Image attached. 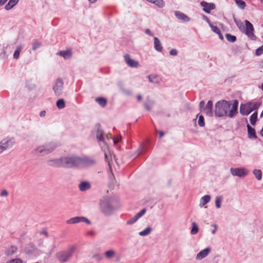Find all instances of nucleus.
Returning <instances> with one entry per match:
<instances>
[{
    "mask_svg": "<svg viewBox=\"0 0 263 263\" xmlns=\"http://www.w3.org/2000/svg\"><path fill=\"white\" fill-rule=\"evenodd\" d=\"M118 205V200L112 197H105L100 202V211L106 216L111 215Z\"/></svg>",
    "mask_w": 263,
    "mask_h": 263,
    "instance_id": "f257e3e1",
    "label": "nucleus"
},
{
    "mask_svg": "<svg viewBox=\"0 0 263 263\" xmlns=\"http://www.w3.org/2000/svg\"><path fill=\"white\" fill-rule=\"evenodd\" d=\"M57 147L58 144L56 142H50L37 146L34 149L33 153L36 156H43L51 153Z\"/></svg>",
    "mask_w": 263,
    "mask_h": 263,
    "instance_id": "f03ea898",
    "label": "nucleus"
},
{
    "mask_svg": "<svg viewBox=\"0 0 263 263\" xmlns=\"http://www.w3.org/2000/svg\"><path fill=\"white\" fill-rule=\"evenodd\" d=\"M230 106L231 103L230 102L225 100L218 101L215 105V115L218 117L227 116Z\"/></svg>",
    "mask_w": 263,
    "mask_h": 263,
    "instance_id": "7ed1b4c3",
    "label": "nucleus"
},
{
    "mask_svg": "<svg viewBox=\"0 0 263 263\" xmlns=\"http://www.w3.org/2000/svg\"><path fill=\"white\" fill-rule=\"evenodd\" d=\"M260 102L250 101L240 106V112L242 115H248L253 110H256L260 106Z\"/></svg>",
    "mask_w": 263,
    "mask_h": 263,
    "instance_id": "20e7f679",
    "label": "nucleus"
},
{
    "mask_svg": "<svg viewBox=\"0 0 263 263\" xmlns=\"http://www.w3.org/2000/svg\"><path fill=\"white\" fill-rule=\"evenodd\" d=\"M63 167H80V156L71 155L64 157Z\"/></svg>",
    "mask_w": 263,
    "mask_h": 263,
    "instance_id": "39448f33",
    "label": "nucleus"
},
{
    "mask_svg": "<svg viewBox=\"0 0 263 263\" xmlns=\"http://www.w3.org/2000/svg\"><path fill=\"white\" fill-rule=\"evenodd\" d=\"M76 250L75 246H71L67 250L57 253L56 257L59 261L62 262H66L71 257Z\"/></svg>",
    "mask_w": 263,
    "mask_h": 263,
    "instance_id": "423d86ee",
    "label": "nucleus"
},
{
    "mask_svg": "<svg viewBox=\"0 0 263 263\" xmlns=\"http://www.w3.org/2000/svg\"><path fill=\"white\" fill-rule=\"evenodd\" d=\"M15 143L14 138L7 137L0 141V155L4 151L11 148Z\"/></svg>",
    "mask_w": 263,
    "mask_h": 263,
    "instance_id": "0eeeda50",
    "label": "nucleus"
},
{
    "mask_svg": "<svg viewBox=\"0 0 263 263\" xmlns=\"http://www.w3.org/2000/svg\"><path fill=\"white\" fill-rule=\"evenodd\" d=\"M52 89L55 96H61L63 93L64 89L63 80L61 78L57 79L53 84Z\"/></svg>",
    "mask_w": 263,
    "mask_h": 263,
    "instance_id": "6e6552de",
    "label": "nucleus"
},
{
    "mask_svg": "<svg viewBox=\"0 0 263 263\" xmlns=\"http://www.w3.org/2000/svg\"><path fill=\"white\" fill-rule=\"evenodd\" d=\"M80 167H88L95 165L96 164V160L93 158L83 156L80 157Z\"/></svg>",
    "mask_w": 263,
    "mask_h": 263,
    "instance_id": "1a4fd4ad",
    "label": "nucleus"
},
{
    "mask_svg": "<svg viewBox=\"0 0 263 263\" xmlns=\"http://www.w3.org/2000/svg\"><path fill=\"white\" fill-rule=\"evenodd\" d=\"M231 173L233 176L243 177L248 174V171L245 167L231 168Z\"/></svg>",
    "mask_w": 263,
    "mask_h": 263,
    "instance_id": "9d476101",
    "label": "nucleus"
},
{
    "mask_svg": "<svg viewBox=\"0 0 263 263\" xmlns=\"http://www.w3.org/2000/svg\"><path fill=\"white\" fill-rule=\"evenodd\" d=\"M230 102L231 103V106L228 110L227 116L230 118H233L238 113V102L237 100H234Z\"/></svg>",
    "mask_w": 263,
    "mask_h": 263,
    "instance_id": "9b49d317",
    "label": "nucleus"
},
{
    "mask_svg": "<svg viewBox=\"0 0 263 263\" xmlns=\"http://www.w3.org/2000/svg\"><path fill=\"white\" fill-rule=\"evenodd\" d=\"M246 25V34L252 40H255L256 39L255 35L254 34V28L252 24L248 20L245 21Z\"/></svg>",
    "mask_w": 263,
    "mask_h": 263,
    "instance_id": "f8f14e48",
    "label": "nucleus"
},
{
    "mask_svg": "<svg viewBox=\"0 0 263 263\" xmlns=\"http://www.w3.org/2000/svg\"><path fill=\"white\" fill-rule=\"evenodd\" d=\"M96 138L98 141H101L105 144L107 143V141L109 140L110 137L109 135H105L103 131L98 128L96 132Z\"/></svg>",
    "mask_w": 263,
    "mask_h": 263,
    "instance_id": "ddd939ff",
    "label": "nucleus"
},
{
    "mask_svg": "<svg viewBox=\"0 0 263 263\" xmlns=\"http://www.w3.org/2000/svg\"><path fill=\"white\" fill-rule=\"evenodd\" d=\"M200 5L202 7V10L206 13L209 14L211 11L215 9V5L213 3H208L205 1L200 2Z\"/></svg>",
    "mask_w": 263,
    "mask_h": 263,
    "instance_id": "4468645a",
    "label": "nucleus"
},
{
    "mask_svg": "<svg viewBox=\"0 0 263 263\" xmlns=\"http://www.w3.org/2000/svg\"><path fill=\"white\" fill-rule=\"evenodd\" d=\"M64 157L58 159H50L47 161V164L50 166L63 167Z\"/></svg>",
    "mask_w": 263,
    "mask_h": 263,
    "instance_id": "2eb2a0df",
    "label": "nucleus"
},
{
    "mask_svg": "<svg viewBox=\"0 0 263 263\" xmlns=\"http://www.w3.org/2000/svg\"><path fill=\"white\" fill-rule=\"evenodd\" d=\"M124 59L125 63L129 67L136 68L139 65L138 62L131 59L130 55L128 54H125L124 57Z\"/></svg>",
    "mask_w": 263,
    "mask_h": 263,
    "instance_id": "dca6fc26",
    "label": "nucleus"
},
{
    "mask_svg": "<svg viewBox=\"0 0 263 263\" xmlns=\"http://www.w3.org/2000/svg\"><path fill=\"white\" fill-rule=\"evenodd\" d=\"M57 55L63 57L65 60H69L72 56V51L71 49L60 50L57 53Z\"/></svg>",
    "mask_w": 263,
    "mask_h": 263,
    "instance_id": "f3484780",
    "label": "nucleus"
},
{
    "mask_svg": "<svg viewBox=\"0 0 263 263\" xmlns=\"http://www.w3.org/2000/svg\"><path fill=\"white\" fill-rule=\"evenodd\" d=\"M211 249L206 248L200 251L196 256V259L197 260H201L205 257H206L210 253Z\"/></svg>",
    "mask_w": 263,
    "mask_h": 263,
    "instance_id": "a211bd4d",
    "label": "nucleus"
},
{
    "mask_svg": "<svg viewBox=\"0 0 263 263\" xmlns=\"http://www.w3.org/2000/svg\"><path fill=\"white\" fill-rule=\"evenodd\" d=\"M105 158L110 168L111 167V164L113 163V161H116L115 156L111 154L110 152H109L108 153H105Z\"/></svg>",
    "mask_w": 263,
    "mask_h": 263,
    "instance_id": "6ab92c4d",
    "label": "nucleus"
},
{
    "mask_svg": "<svg viewBox=\"0 0 263 263\" xmlns=\"http://www.w3.org/2000/svg\"><path fill=\"white\" fill-rule=\"evenodd\" d=\"M149 82L153 84H159L161 81V78L156 74H150L147 77Z\"/></svg>",
    "mask_w": 263,
    "mask_h": 263,
    "instance_id": "aec40b11",
    "label": "nucleus"
},
{
    "mask_svg": "<svg viewBox=\"0 0 263 263\" xmlns=\"http://www.w3.org/2000/svg\"><path fill=\"white\" fill-rule=\"evenodd\" d=\"M211 199V197L210 195H206L202 197L199 201V206L200 208H202L204 206L205 204L208 203Z\"/></svg>",
    "mask_w": 263,
    "mask_h": 263,
    "instance_id": "412c9836",
    "label": "nucleus"
},
{
    "mask_svg": "<svg viewBox=\"0 0 263 263\" xmlns=\"http://www.w3.org/2000/svg\"><path fill=\"white\" fill-rule=\"evenodd\" d=\"M175 16L178 20L184 22H187L190 20V18L186 15L180 11H176Z\"/></svg>",
    "mask_w": 263,
    "mask_h": 263,
    "instance_id": "4be33fe9",
    "label": "nucleus"
},
{
    "mask_svg": "<svg viewBox=\"0 0 263 263\" xmlns=\"http://www.w3.org/2000/svg\"><path fill=\"white\" fill-rule=\"evenodd\" d=\"M212 106L213 103L212 101H209L203 108V111L209 116H212Z\"/></svg>",
    "mask_w": 263,
    "mask_h": 263,
    "instance_id": "5701e85b",
    "label": "nucleus"
},
{
    "mask_svg": "<svg viewBox=\"0 0 263 263\" xmlns=\"http://www.w3.org/2000/svg\"><path fill=\"white\" fill-rule=\"evenodd\" d=\"M154 48L158 52H161L162 50V46L159 39L157 37H154Z\"/></svg>",
    "mask_w": 263,
    "mask_h": 263,
    "instance_id": "b1692460",
    "label": "nucleus"
},
{
    "mask_svg": "<svg viewBox=\"0 0 263 263\" xmlns=\"http://www.w3.org/2000/svg\"><path fill=\"white\" fill-rule=\"evenodd\" d=\"M91 187L90 184L87 181H83L79 185V190L82 192L86 191Z\"/></svg>",
    "mask_w": 263,
    "mask_h": 263,
    "instance_id": "393cba45",
    "label": "nucleus"
},
{
    "mask_svg": "<svg viewBox=\"0 0 263 263\" xmlns=\"http://www.w3.org/2000/svg\"><path fill=\"white\" fill-rule=\"evenodd\" d=\"M248 137L250 139L256 138L255 129L252 128L249 124L247 125Z\"/></svg>",
    "mask_w": 263,
    "mask_h": 263,
    "instance_id": "a878e982",
    "label": "nucleus"
},
{
    "mask_svg": "<svg viewBox=\"0 0 263 263\" xmlns=\"http://www.w3.org/2000/svg\"><path fill=\"white\" fill-rule=\"evenodd\" d=\"M116 255V251L113 249H109L104 253L105 257L108 259H112L115 257Z\"/></svg>",
    "mask_w": 263,
    "mask_h": 263,
    "instance_id": "bb28decb",
    "label": "nucleus"
},
{
    "mask_svg": "<svg viewBox=\"0 0 263 263\" xmlns=\"http://www.w3.org/2000/svg\"><path fill=\"white\" fill-rule=\"evenodd\" d=\"M19 0H10L5 7L6 10H10L18 2Z\"/></svg>",
    "mask_w": 263,
    "mask_h": 263,
    "instance_id": "cd10ccee",
    "label": "nucleus"
},
{
    "mask_svg": "<svg viewBox=\"0 0 263 263\" xmlns=\"http://www.w3.org/2000/svg\"><path fill=\"white\" fill-rule=\"evenodd\" d=\"M210 27L211 28L212 30L215 32V33L217 34L218 35L219 38L221 40H222L223 39V35L221 33L220 30L216 26H214L212 24L210 25Z\"/></svg>",
    "mask_w": 263,
    "mask_h": 263,
    "instance_id": "c85d7f7f",
    "label": "nucleus"
},
{
    "mask_svg": "<svg viewBox=\"0 0 263 263\" xmlns=\"http://www.w3.org/2000/svg\"><path fill=\"white\" fill-rule=\"evenodd\" d=\"M152 231V229L150 227H148L146 228L143 231L140 232L139 233V235L141 236H146L150 234Z\"/></svg>",
    "mask_w": 263,
    "mask_h": 263,
    "instance_id": "c756f323",
    "label": "nucleus"
},
{
    "mask_svg": "<svg viewBox=\"0 0 263 263\" xmlns=\"http://www.w3.org/2000/svg\"><path fill=\"white\" fill-rule=\"evenodd\" d=\"M223 200L222 196H217L215 197V205L217 209H220L221 206V202Z\"/></svg>",
    "mask_w": 263,
    "mask_h": 263,
    "instance_id": "7c9ffc66",
    "label": "nucleus"
},
{
    "mask_svg": "<svg viewBox=\"0 0 263 263\" xmlns=\"http://www.w3.org/2000/svg\"><path fill=\"white\" fill-rule=\"evenodd\" d=\"M57 107L60 109H63L65 107V102L63 99H60L56 102Z\"/></svg>",
    "mask_w": 263,
    "mask_h": 263,
    "instance_id": "2f4dec72",
    "label": "nucleus"
},
{
    "mask_svg": "<svg viewBox=\"0 0 263 263\" xmlns=\"http://www.w3.org/2000/svg\"><path fill=\"white\" fill-rule=\"evenodd\" d=\"M96 101L103 107H105L107 103V100L104 98H97L96 99Z\"/></svg>",
    "mask_w": 263,
    "mask_h": 263,
    "instance_id": "473e14b6",
    "label": "nucleus"
},
{
    "mask_svg": "<svg viewBox=\"0 0 263 263\" xmlns=\"http://www.w3.org/2000/svg\"><path fill=\"white\" fill-rule=\"evenodd\" d=\"M79 216L71 218L66 221V223L68 224H72L79 223Z\"/></svg>",
    "mask_w": 263,
    "mask_h": 263,
    "instance_id": "72a5a7b5",
    "label": "nucleus"
},
{
    "mask_svg": "<svg viewBox=\"0 0 263 263\" xmlns=\"http://www.w3.org/2000/svg\"><path fill=\"white\" fill-rule=\"evenodd\" d=\"M16 251L17 248L15 246H12L6 251V254L7 256H10L14 254Z\"/></svg>",
    "mask_w": 263,
    "mask_h": 263,
    "instance_id": "f704fd0d",
    "label": "nucleus"
},
{
    "mask_svg": "<svg viewBox=\"0 0 263 263\" xmlns=\"http://www.w3.org/2000/svg\"><path fill=\"white\" fill-rule=\"evenodd\" d=\"M253 174L258 180H260L262 178V173L260 170L255 169L253 170Z\"/></svg>",
    "mask_w": 263,
    "mask_h": 263,
    "instance_id": "c9c22d12",
    "label": "nucleus"
},
{
    "mask_svg": "<svg viewBox=\"0 0 263 263\" xmlns=\"http://www.w3.org/2000/svg\"><path fill=\"white\" fill-rule=\"evenodd\" d=\"M257 111H255L254 112L250 117V123L252 125H254L257 120Z\"/></svg>",
    "mask_w": 263,
    "mask_h": 263,
    "instance_id": "e433bc0d",
    "label": "nucleus"
},
{
    "mask_svg": "<svg viewBox=\"0 0 263 263\" xmlns=\"http://www.w3.org/2000/svg\"><path fill=\"white\" fill-rule=\"evenodd\" d=\"M199 229L198 226L195 222L192 223V228L191 231V233L192 235H195L198 233Z\"/></svg>",
    "mask_w": 263,
    "mask_h": 263,
    "instance_id": "4c0bfd02",
    "label": "nucleus"
},
{
    "mask_svg": "<svg viewBox=\"0 0 263 263\" xmlns=\"http://www.w3.org/2000/svg\"><path fill=\"white\" fill-rule=\"evenodd\" d=\"M22 49V47L21 45H19L17 47L16 49L14 51V53L13 54V58L15 59H17L18 58L20 53Z\"/></svg>",
    "mask_w": 263,
    "mask_h": 263,
    "instance_id": "58836bf2",
    "label": "nucleus"
},
{
    "mask_svg": "<svg viewBox=\"0 0 263 263\" xmlns=\"http://www.w3.org/2000/svg\"><path fill=\"white\" fill-rule=\"evenodd\" d=\"M236 4L238 7L241 9H244L246 7V3L241 0H235Z\"/></svg>",
    "mask_w": 263,
    "mask_h": 263,
    "instance_id": "ea45409f",
    "label": "nucleus"
},
{
    "mask_svg": "<svg viewBox=\"0 0 263 263\" xmlns=\"http://www.w3.org/2000/svg\"><path fill=\"white\" fill-rule=\"evenodd\" d=\"M42 46V43L39 42L37 40H34L32 44V49L33 50H36L39 48H40Z\"/></svg>",
    "mask_w": 263,
    "mask_h": 263,
    "instance_id": "a19ab883",
    "label": "nucleus"
},
{
    "mask_svg": "<svg viewBox=\"0 0 263 263\" xmlns=\"http://www.w3.org/2000/svg\"><path fill=\"white\" fill-rule=\"evenodd\" d=\"M226 37L228 41L231 43L235 42L236 40V37L235 36L229 33L226 34Z\"/></svg>",
    "mask_w": 263,
    "mask_h": 263,
    "instance_id": "79ce46f5",
    "label": "nucleus"
},
{
    "mask_svg": "<svg viewBox=\"0 0 263 263\" xmlns=\"http://www.w3.org/2000/svg\"><path fill=\"white\" fill-rule=\"evenodd\" d=\"M79 218L80 222H85L86 223H87L88 225H90L91 224V221L85 217L79 216Z\"/></svg>",
    "mask_w": 263,
    "mask_h": 263,
    "instance_id": "37998d69",
    "label": "nucleus"
},
{
    "mask_svg": "<svg viewBox=\"0 0 263 263\" xmlns=\"http://www.w3.org/2000/svg\"><path fill=\"white\" fill-rule=\"evenodd\" d=\"M146 210L145 209H143L141 210L139 213L136 214L135 216L138 220L141 217H142L146 213Z\"/></svg>",
    "mask_w": 263,
    "mask_h": 263,
    "instance_id": "c03bdc74",
    "label": "nucleus"
},
{
    "mask_svg": "<svg viewBox=\"0 0 263 263\" xmlns=\"http://www.w3.org/2000/svg\"><path fill=\"white\" fill-rule=\"evenodd\" d=\"M144 150V145L141 144L138 149L135 152L136 156H138L140 154L142 153Z\"/></svg>",
    "mask_w": 263,
    "mask_h": 263,
    "instance_id": "a18cd8bd",
    "label": "nucleus"
},
{
    "mask_svg": "<svg viewBox=\"0 0 263 263\" xmlns=\"http://www.w3.org/2000/svg\"><path fill=\"white\" fill-rule=\"evenodd\" d=\"M198 123V125L201 127L204 126L205 124L204 121V118L201 115L199 116Z\"/></svg>",
    "mask_w": 263,
    "mask_h": 263,
    "instance_id": "49530a36",
    "label": "nucleus"
},
{
    "mask_svg": "<svg viewBox=\"0 0 263 263\" xmlns=\"http://www.w3.org/2000/svg\"><path fill=\"white\" fill-rule=\"evenodd\" d=\"M137 220H138V219L134 216L133 217L131 218L130 219H129V220H128L127 221L126 224L127 225H130V224H132L134 223L135 222H136Z\"/></svg>",
    "mask_w": 263,
    "mask_h": 263,
    "instance_id": "de8ad7c7",
    "label": "nucleus"
},
{
    "mask_svg": "<svg viewBox=\"0 0 263 263\" xmlns=\"http://www.w3.org/2000/svg\"><path fill=\"white\" fill-rule=\"evenodd\" d=\"M153 105V103L152 102H145L144 104L145 108L148 110H150L151 109V108H152Z\"/></svg>",
    "mask_w": 263,
    "mask_h": 263,
    "instance_id": "09e8293b",
    "label": "nucleus"
},
{
    "mask_svg": "<svg viewBox=\"0 0 263 263\" xmlns=\"http://www.w3.org/2000/svg\"><path fill=\"white\" fill-rule=\"evenodd\" d=\"M263 52V46L257 48L256 50V54L257 55H261Z\"/></svg>",
    "mask_w": 263,
    "mask_h": 263,
    "instance_id": "8fccbe9b",
    "label": "nucleus"
},
{
    "mask_svg": "<svg viewBox=\"0 0 263 263\" xmlns=\"http://www.w3.org/2000/svg\"><path fill=\"white\" fill-rule=\"evenodd\" d=\"M7 263H22V261L21 259L19 258H15L11 260V261L8 262Z\"/></svg>",
    "mask_w": 263,
    "mask_h": 263,
    "instance_id": "3c124183",
    "label": "nucleus"
},
{
    "mask_svg": "<svg viewBox=\"0 0 263 263\" xmlns=\"http://www.w3.org/2000/svg\"><path fill=\"white\" fill-rule=\"evenodd\" d=\"M2 197H7L8 195V192L6 190H3L0 194Z\"/></svg>",
    "mask_w": 263,
    "mask_h": 263,
    "instance_id": "603ef678",
    "label": "nucleus"
},
{
    "mask_svg": "<svg viewBox=\"0 0 263 263\" xmlns=\"http://www.w3.org/2000/svg\"><path fill=\"white\" fill-rule=\"evenodd\" d=\"M212 227L214 228V229L212 231V234H215L217 230V226L216 224H213L212 225Z\"/></svg>",
    "mask_w": 263,
    "mask_h": 263,
    "instance_id": "864d4df0",
    "label": "nucleus"
},
{
    "mask_svg": "<svg viewBox=\"0 0 263 263\" xmlns=\"http://www.w3.org/2000/svg\"><path fill=\"white\" fill-rule=\"evenodd\" d=\"M177 53H178V51H177V50H176L175 49H172L170 51V54L172 55H176L177 54Z\"/></svg>",
    "mask_w": 263,
    "mask_h": 263,
    "instance_id": "5fc2aeb1",
    "label": "nucleus"
},
{
    "mask_svg": "<svg viewBox=\"0 0 263 263\" xmlns=\"http://www.w3.org/2000/svg\"><path fill=\"white\" fill-rule=\"evenodd\" d=\"M204 104H205V103H204V101H201L200 102L199 107H200V109H202L203 110V108L205 107H204Z\"/></svg>",
    "mask_w": 263,
    "mask_h": 263,
    "instance_id": "6e6d98bb",
    "label": "nucleus"
},
{
    "mask_svg": "<svg viewBox=\"0 0 263 263\" xmlns=\"http://www.w3.org/2000/svg\"><path fill=\"white\" fill-rule=\"evenodd\" d=\"M145 32L146 34H147L150 36H154L153 33H152L151 31L149 29H145Z\"/></svg>",
    "mask_w": 263,
    "mask_h": 263,
    "instance_id": "4d7b16f0",
    "label": "nucleus"
},
{
    "mask_svg": "<svg viewBox=\"0 0 263 263\" xmlns=\"http://www.w3.org/2000/svg\"><path fill=\"white\" fill-rule=\"evenodd\" d=\"M203 18L208 23L209 26L212 24V23H211L210 21L209 20L207 16L203 15Z\"/></svg>",
    "mask_w": 263,
    "mask_h": 263,
    "instance_id": "13d9d810",
    "label": "nucleus"
},
{
    "mask_svg": "<svg viewBox=\"0 0 263 263\" xmlns=\"http://www.w3.org/2000/svg\"><path fill=\"white\" fill-rule=\"evenodd\" d=\"M46 115V111L45 110L41 111L40 114V116L41 117H44Z\"/></svg>",
    "mask_w": 263,
    "mask_h": 263,
    "instance_id": "bf43d9fd",
    "label": "nucleus"
},
{
    "mask_svg": "<svg viewBox=\"0 0 263 263\" xmlns=\"http://www.w3.org/2000/svg\"><path fill=\"white\" fill-rule=\"evenodd\" d=\"M41 234H43V235H45V236H48V233L47 232L46 230H43L41 232Z\"/></svg>",
    "mask_w": 263,
    "mask_h": 263,
    "instance_id": "052dcab7",
    "label": "nucleus"
},
{
    "mask_svg": "<svg viewBox=\"0 0 263 263\" xmlns=\"http://www.w3.org/2000/svg\"><path fill=\"white\" fill-rule=\"evenodd\" d=\"M8 0H0V5H4Z\"/></svg>",
    "mask_w": 263,
    "mask_h": 263,
    "instance_id": "680f3d73",
    "label": "nucleus"
},
{
    "mask_svg": "<svg viewBox=\"0 0 263 263\" xmlns=\"http://www.w3.org/2000/svg\"><path fill=\"white\" fill-rule=\"evenodd\" d=\"M142 98V96L141 95H138L137 96V100H138V101H141Z\"/></svg>",
    "mask_w": 263,
    "mask_h": 263,
    "instance_id": "e2e57ef3",
    "label": "nucleus"
},
{
    "mask_svg": "<svg viewBox=\"0 0 263 263\" xmlns=\"http://www.w3.org/2000/svg\"><path fill=\"white\" fill-rule=\"evenodd\" d=\"M123 92H124V93H125L127 95H130L131 94L130 92L128 90H124Z\"/></svg>",
    "mask_w": 263,
    "mask_h": 263,
    "instance_id": "0e129e2a",
    "label": "nucleus"
},
{
    "mask_svg": "<svg viewBox=\"0 0 263 263\" xmlns=\"http://www.w3.org/2000/svg\"><path fill=\"white\" fill-rule=\"evenodd\" d=\"M159 135L160 137H162L164 136V133L163 132L161 131L159 132Z\"/></svg>",
    "mask_w": 263,
    "mask_h": 263,
    "instance_id": "69168bd1",
    "label": "nucleus"
},
{
    "mask_svg": "<svg viewBox=\"0 0 263 263\" xmlns=\"http://www.w3.org/2000/svg\"><path fill=\"white\" fill-rule=\"evenodd\" d=\"M119 139H113V141H114V143L115 144H117L118 142H119Z\"/></svg>",
    "mask_w": 263,
    "mask_h": 263,
    "instance_id": "338daca9",
    "label": "nucleus"
},
{
    "mask_svg": "<svg viewBox=\"0 0 263 263\" xmlns=\"http://www.w3.org/2000/svg\"><path fill=\"white\" fill-rule=\"evenodd\" d=\"M260 134L261 136L263 137V127L262 128V129H261L260 132Z\"/></svg>",
    "mask_w": 263,
    "mask_h": 263,
    "instance_id": "774afa93",
    "label": "nucleus"
}]
</instances>
